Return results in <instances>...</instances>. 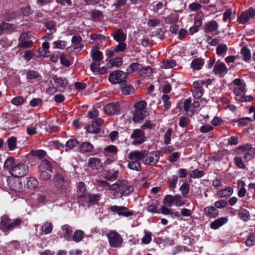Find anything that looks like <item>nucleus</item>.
<instances>
[{"mask_svg":"<svg viewBox=\"0 0 255 255\" xmlns=\"http://www.w3.org/2000/svg\"><path fill=\"white\" fill-rule=\"evenodd\" d=\"M146 106L147 103L144 100L134 103L132 117L134 122H139L144 119L147 112Z\"/></svg>","mask_w":255,"mask_h":255,"instance_id":"1","label":"nucleus"},{"mask_svg":"<svg viewBox=\"0 0 255 255\" xmlns=\"http://www.w3.org/2000/svg\"><path fill=\"white\" fill-rule=\"evenodd\" d=\"M21 223V220L19 218L16 219L11 222L6 215H4L1 218L0 229L3 232H8L18 226Z\"/></svg>","mask_w":255,"mask_h":255,"instance_id":"2","label":"nucleus"},{"mask_svg":"<svg viewBox=\"0 0 255 255\" xmlns=\"http://www.w3.org/2000/svg\"><path fill=\"white\" fill-rule=\"evenodd\" d=\"M209 84V80H200L194 82L193 97L197 99L201 98L204 92V88H207Z\"/></svg>","mask_w":255,"mask_h":255,"instance_id":"3","label":"nucleus"},{"mask_svg":"<svg viewBox=\"0 0 255 255\" xmlns=\"http://www.w3.org/2000/svg\"><path fill=\"white\" fill-rule=\"evenodd\" d=\"M127 74L121 70H116L111 72L109 76V81L113 84L124 85L126 83Z\"/></svg>","mask_w":255,"mask_h":255,"instance_id":"4","label":"nucleus"},{"mask_svg":"<svg viewBox=\"0 0 255 255\" xmlns=\"http://www.w3.org/2000/svg\"><path fill=\"white\" fill-rule=\"evenodd\" d=\"M29 171L28 165L20 163L14 165L10 170L11 175L16 178L23 177L27 175Z\"/></svg>","mask_w":255,"mask_h":255,"instance_id":"5","label":"nucleus"},{"mask_svg":"<svg viewBox=\"0 0 255 255\" xmlns=\"http://www.w3.org/2000/svg\"><path fill=\"white\" fill-rule=\"evenodd\" d=\"M246 92V85H241L234 88V92L235 94V100L241 102H248L252 100L253 97L251 96H245Z\"/></svg>","mask_w":255,"mask_h":255,"instance_id":"6","label":"nucleus"},{"mask_svg":"<svg viewBox=\"0 0 255 255\" xmlns=\"http://www.w3.org/2000/svg\"><path fill=\"white\" fill-rule=\"evenodd\" d=\"M160 153L158 151H153L148 152L144 150V156L142 163L144 165H154L159 160Z\"/></svg>","mask_w":255,"mask_h":255,"instance_id":"7","label":"nucleus"},{"mask_svg":"<svg viewBox=\"0 0 255 255\" xmlns=\"http://www.w3.org/2000/svg\"><path fill=\"white\" fill-rule=\"evenodd\" d=\"M110 246L112 248H120L123 242L122 236L115 231H111L107 235Z\"/></svg>","mask_w":255,"mask_h":255,"instance_id":"8","label":"nucleus"},{"mask_svg":"<svg viewBox=\"0 0 255 255\" xmlns=\"http://www.w3.org/2000/svg\"><path fill=\"white\" fill-rule=\"evenodd\" d=\"M131 143L134 145H139L146 140L144 132L140 129H136L133 130L130 135Z\"/></svg>","mask_w":255,"mask_h":255,"instance_id":"9","label":"nucleus"},{"mask_svg":"<svg viewBox=\"0 0 255 255\" xmlns=\"http://www.w3.org/2000/svg\"><path fill=\"white\" fill-rule=\"evenodd\" d=\"M255 16V9L253 8H250L248 10L242 12L238 20L240 23L246 24L250 22Z\"/></svg>","mask_w":255,"mask_h":255,"instance_id":"10","label":"nucleus"},{"mask_svg":"<svg viewBox=\"0 0 255 255\" xmlns=\"http://www.w3.org/2000/svg\"><path fill=\"white\" fill-rule=\"evenodd\" d=\"M104 121L101 118H97L92 122L91 124L87 127V131L89 133H97L100 131V127L103 124Z\"/></svg>","mask_w":255,"mask_h":255,"instance_id":"11","label":"nucleus"},{"mask_svg":"<svg viewBox=\"0 0 255 255\" xmlns=\"http://www.w3.org/2000/svg\"><path fill=\"white\" fill-rule=\"evenodd\" d=\"M144 156V150H133L130 152L128 154V158L130 160L138 161L143 160Z\"/></svg>","mask_w":255,"mask_h":255,"instance_id":"12","label":"nucleus"},{"mask_svg":"<svg viewBox=\"0 0 255 255\" xmlns=\"http://www.w3.org/2000/svg\"><path fill=\"white\" fill-rule=\"evenodd\" d=\"M104 111L106 114L117 115L119 112V104L116 103L108 104L104 107Z\"/></svg>","mask_w":255,"mask_h":255,"instance_id":"13","label":"nucleus"},{"mask_svg":"<svg viewBox=\"0 0 255 255\" xmlns=\"http://www.w3.org/2000/svg\"><path fill=\"white\" fill-rule=\"evenodd\" d=\"M72 234V231L70 227L67 225L63 226L61 231L59 232L61 237H63L65 240L68 241L71 240Z\"/></svg>","mask_w":255,"mask_h":255,"instance_id":"14","label":"nucleus"},{"mask_svg":"<svg viewBox=\"0 0 255 255\" xmlns=\"http://www.w3.org/2000/svg\"><path fill=\"white\" fill-rule=\"evenodd\" d=\"M52 78L54 82L59 85V86H58V89H64V90L66 87L68 85V81L65 78L55 75L53 76Z\"/></svg>","mask_w":255,"mask_h":255,"instance_id":"15","label":"nucleus"},{"mask_svg":"<svg viewBox=\"0 0 255 255\" xmlns=\"http://www.w3.org/2000/svg\"><path fill=\"white\" fill-rule=\"evenodd\" d=\"M45 127V125L41 123H33L26 128V131L28 135H32L36 132L38 128H42Z\"/></svg>","mask_w":255,"mask_h":255,"instance_id":"16","label":"nucleus"},{"mask_svg":"<svg viewBox=\"0 0 255 255\" xmlns=\"http://www.w3.org/2000/svg\"><path fill=\"white\" fill-rule=\"evenodd\" d=\"M112 36L115 40L118 42H124L126 40L127 35L124 31L121 29H118L114 32Z\"/></svg>","mask_w":255,"mask_h":255,"instance_id":"17","label":"nucleus"},{"mask_svg":"<svg viewBox=\"0 0 255 255\" xmlns=\"http://www.w3.org/2000/svg\"><path fill=\"white\" fill-rule=\"evenodd\" d=\"M133 191V187L131 185H128L123 186L121 189L115 193L114 195L118 197H122V196L128 195L129 193H131Z\"/></svg>","mask_w":255,"mask_h":255,"instance_id":"18","label":"nucleus"},{"mask_svg":"<svg viewBox=\"0 0 255 255\" xmlns=\"http://www.w3.org/2000/svg\"><path fill=\"white\" fill-rule=\"evenodd\" d=\"M218 27L219 25L216 21L211 20L205 24L204 30L205 33L212 32L217 30Z\"/></svg>","mask_w":255,"mask_h":255,"instance_id":"19","label":"nucleus"},{"mask_svg":"<svg viewBox=\"0 0 255 255\" xmlns=\"http://www.w3.org/2000/svg\"><path fill=\"white\" fill-rule=\"evenodd\" d=\"M228 221V219L227 217H221L212 222L210 224V227L214 230L218 229L226 224Z\"/></svg>","mask_w":255,"mask_h":255,"instance_id":"20","label":"nucleus"},{"mask_svg":"<svg viewBox=\"0 0 255 255\" xmlns=\"http://www.w3.org/2000/svg\"><path fill=\"white\" fill-rule=\"evenodd\" d=\"M88 165L91 168L99 169L102 166L101 160L97 157H90L88 159Z\"/></svg>","mask_w":255,"mask_h":255,"instance_id":"21","label":"nucleus"},{"mask_svg":"<svg viewBox=\"0 0 255 255\" xmlns=\"http://www.w3.org/2000/svg\"><path fill=\"white\" fill-rule=\"evenodd\" d=\"M233 188L228 186L224 189L218 191L216 195L220 198H228L233 194Z\"/></svg>","mask_w":255,"mask_h":255,"instance_id":"22","label":"nucleus"},{"mask_svg":"<svg viewBox=\"0 0 255 255\" xmlns=\"http://www.w3.org/2000/svg\"><path fill=\"white\" fill-rule=\"evenodd\" d=\"M82 37L79 35H74L71 39L72 45L74 50H81L83 45L81 43Z\"/></svg>","mask_w":255,"mask_h":255,"instance_id":"23","label":"nucleus"},{"mask_svg":"<svg viewBox=\"0 0 255 255\" xmlns=\"http://www.w3.org/2000/svg\"><path fill=\"white\" fill-rule=\"evenodd\" d=\"M25 34L22 33L19 38V42L17 46L19 48H28L33 45V42L31 40H24Z\"/></svg>","mask_w":255,"mask_h":255,"instance_id":"24","label":"nucleus"},{"mask_svg":"<svg viewBox=\"0 0 255 255\" xmlns=\"http://www.w3.org/2000/svg\"><path fill=\"white\" fill-rule=\"evenodd\" d=\"M227 70V67L224 63L217 61L214 65L213 72L216 75L221 74L226 71Z\"/></svg>","mask_w":255,"mask_h":255,"instance_id":"25","label":"nucleus"},{"mask_svg":"<svg viewBox=\"0 0 255 255\" xmlns=\"http://www.w3.org/2000/svg\"><path fill=\"white\" fill-rule=\"evenodd\" d=\"M246 182L243 180H238L237 181L238 195L240 197H243L246 195L247 190L245 188Z\"/></svg>","mask_w":255,"mask_h":255,"instance_id":"26","label":"nucleus"},{"mask_svg":"<svg viewBox=\"0 0 255 255\" xmlns=\"http://www.w3.org/2000/svg\"><path fill=\"white\" fill-rule=\"evenodd\" d=\"M204 214L209 218H214L216 217L218 214V211L213 206H208L204 209Z\"/></svg>","mask_w":255,"mask_h":255,"instance_id":"27","label":"nucleus"},{"mask_svg":"<svg viewBox=\"0 0 255 255\" xmlns=\"http://www.w3.org/2000/svg\"><path fill=\"white\" fill-rule=\"evenodd\" d=\"M91 55L92 59L96 61H101L103 58L102 52L99 51L97 47H94L91 50Z\"/></svg>","mask_w":255,"mask_h":255,"instance_id":"28","label":"nucleus"},{"mask_svg":"<svg viewBox=\"0 0 255 255\" xmlns=\"http://www.w3.org/2000/svg\"><path fill=\"white\" fill-rule=\"evenodd\" d=\"M94 150L93 145L89 142H84L80 146V151L82 153H89Z\"/></svg>","mask_w":255,"mask_h":255,"instance_id":"29","label":"nucleus"},{"mask_svg":"<svg viewBox=\"0 0 255 255\" xmlns=\"http://www.w3.org/2000/svg\"><path fill=\"white\" fill-rule=\"evenodd\" d=\"M142 68V65L137 63H134L129 65L127 68V72L128 74H131L133 72H140Z\"/></svg>","mask_w":255,"mask_h":255,"instance_id":"30","label":"nucleus"},{"mask_svg":"<svg viewBox=\"0 0 255 255\" xmlns=\"http://www.w3.org/2000/svg\"><path fill=\"white\" fill-rule=\"evenodd\" d=\"M53 169V166L51 163L46 160L44 159L41 161L40 164L39 165V170H44L49 172H51Z\"/></svg>","mask_w":255,"mask_h":255,"instance_id":"31","label":"nucleus"},{"mask_svg":"<svg viewBox=\"0 0 255 255\" xmlns=\"http://www.w3.org/2000/svg\"><path fill=\"white\" fill-rule=\"evenodd\" d=\"M204 60L201 58L194 59L191 62V67L194 70H200L204 65Z\"/></svg>","mask_w":255,"mask_h":255,"instance_id":"32","label":"nucleus"},{"mask_svg":"<svg viewBox=\"0 0 255 255\" xmlns=\"http://www.w3.org/2000/svg\"><path fill=\"white\" fill-rule=\"evenodd\" d=\"M128 184V181L125 180H118L117 182L109 186V190L112 191L116 190L119 188H122L123 186Z\"/></svg>","mask_w":255,"mask_h":255,"instance_id":"33","label":"nucleus"},{"mask_svg":"<svg viewBox=\"0 0 255 255\" xmlns=\"http://www.w3.org/2000/svg\"><path fill=\"white\" fill-rule=\"evenodd\" d=\"M193 108L192 104L191 103V99L188 98L185 100L184 103V109L189 115H192L194 113V109H192Z\"/></svg>","mask_w":255,"mask_h":255,"instance_id":"34","label":"nucleus"},{"mask_svg":"<svg viewBox=\"0 0 255 255\" xmlns=\"http://www.w3.org/2000/svg\"><path fill=\"white\" fill-rule=\"evenodd\" d=\"M160 213L165 215H169L172 218L174 217H177L178 218L180 217V214L177 212H172V211L166 208L165 206H162L160 208Z\"/></svg>","mask_w":255,"mask_h":255,"instance_id":"35","label":"nucleus"},{"mask_svg":"<svg viewBox=\"0 0 255 255\" xmlns=\"http://www.w3.org/2000/svg\"><path fill=\"white\" fill-rule=\"evenodd\" d=\"M252 149V146L251 144L248 143L239 147V149L242 152H247L245 155L246 158L251 159L253 157V155H250L249 153Z\"/></svg>","mask_w":255,"mask_h":255,"instance_id":"36","label":"nucleus"},{"mask_svg":"<svg viewBox=\"0 0 255 255\" xmlns=\"http://www.w3.org/2000/svg\"><path fill=\"white\" fill-rule=\"evenodd\" d=\"M204 18V14L202 12H198L194 18V25L196 27H200L202 24V20Z\"/></svg>","mask_w":255,"mask_h":255,"instance_id":"37","label":"nucleus"},{"mask_svg":"<svg viewBox=\"0 0 255 255\" xmlns=\"http://www.w3.org/2000/svg\"><path fill=\"white\" fill-rule=\"evenodd\" d=\"M128 167L131 170L140 171L141 170V164L138 161L130 160L128 164Z\"/></svg>","mask_w":255,"mask_h":255,"instance_id":"38","label":"nucleus"},{"mask_svg":"<svg viewBox=\"0 0 255 255\" xmlns=\"http://www.w3.org/2000/svg\"><path fill=\"white\" fill-rule=\"evenodd\" d=\"M176 65V61L172 59H167L164 61L161 66V68L164 69L172 68Z\"/></svg>","mask_w":255,"mask_h":255,"instance_id":"39","label":"nucleus"},{"mask_svg":"<svg viewBox=\"0 0 255 255\" xmlns=\"http://www.w3.org/2000/svg\"><path fill=\"white\" fill-rule=\"evenodd\" d=\"M144 235L141 239V244L147 245L149 244L152 240L151 233L145 230L144 231Z\"/></svg>","mask_w":255,"mask_h":255,"instance_id":"40","label":"nucleus"},{"mask_svg":"<svg viewBox=\"0 0 255 255\" xmlns=\"http://www.w3.org/2000/svg\"><path fill=\"white\" fill-rule=\"evenodd\" d=\"M12 28H13V25L8 23H1L0 24V35L4 32L10 31Z\"/></svg>","mask_w":255,"mask_h":255,"instance_id":"41","label":"nucleus"},{"mask_svg":"<svg viewBox=\"0 0 255 255\" xmlns=\"http://www.w3.org/2000/svg\"><path fill=\"white\" fill-rule=\"evenodd\" d=\"M16 141L17 139L14 136H11L8 138L7 143L10 150H12L15 149L16 145Z\"/></svg>","mask_w":255,"mask_h":255,"instance_id":"42","label":"nucleus"},{"mask_svg":"<svg viewBox=\"0 0 255 255\" xmlns=\"http://www.w3.org/2000/svg\"><path fill=\"white\" fill-rule=\"evenodd\" d=\"M53 229V226L51 223L50 222H45L42 226V231L45 234H50Z\"/></svg>","mask_w":255,"mask_h":255,"instance_id":"43","label":"nucleus"},{"mask_svg":"<svg viewBox=\"0 0 255 255\" xmlns=\"http://www.w3.org/2000/svg\"><path fill=\"white\" fill-rule=\"evenodd\" d=\"M109 63L112 67H119L123 63V59L121 57H116L110 60Z\"/></svg>","mask_w":255,"mask_h":255,"instance_id":"44","label":"nucleus"},{"mask_svg":"<svg viewBox=\"0 0 255 255\" xmlns=\"http://www.w3.org/2000/svg\"><path fill=\"white\" fill-rule=\"evenodd\" d=\"M38 186L37 180L33 178H29L27 181V186L29 189H33L36 188Z\"/></svg>","mask_w":255,"mask_h":255,"instance_id":"45","label":"nucleus"},{"mask_svg":"<svg viewBox=\"0 0 255 255\" xmlns=\"http://www.w3.org/2000/svg\"><path fill=\"white\" fill-rule=\"evenodd\" d=\"M241 53L243 56V59L245 61H249L251 58L250 51L246 47H243L242 48Z\"/></svg>","mask_w":255,"mask_h":255,"instance_id":"46","label":"nucleus"},{"mask_svg":"<svg viewBox=\"0 0 255 255\" xmlns=\"http://www.w3.org/2000/svg\"><path fill=\"white\" fill-rule=\"evenodd\" d=\"M14 159L13 157H10L5 160L3 164V168L4 169H8L9 170L14 166Z\"/></svg>","mask_w":255,"mask_h":255,"instance_id":"47","label":"nucleus"},{"mask_svg":"<svg viewBox=\"0 0 255 255\" xmlns=\"http://www.w3.org/2000/svg\"><path fill=\"white\" fill-rule=\"evenodd\" d=\"M84 233L82 231L78 230L75 232L72 240L75 242L81 241L83 238Z\"/></svg>","mask_w":255,"mask_h":255,"instance_id":"48","label":"nucleus"},{"mask_svg":"<svg viewBox=\"0 0 255 255\" xmlns=\"http://www.w3.org/2000/svg\"><path fill=\"white\" fill-rule=\"evenodd\" d=\"M227 49V46L226 44H221L217 46L216 53L219 55H223L226 53Z\"/></svg>","mask_w":255,"mask_h":255,"instance_id":"49","label":"nucleus"},{"mask_svg":"<svg viewBox=\"0 0 255 255\" xmlns=\"http://www.w3.org/2000/svg\"><path fill=\"white\" fill-rule=\"evenodd\" d=\"M204 174V171L196 169L192 171L190 174V177L192 178H199L203 177Z\"/></svg>","mask_w":255,"mask_h":255,"instance_id":"50","label":"nucleus"},{"mask_svg":"<svg viewBox=\"0 0 255 255\" xmlns=\"http://www.w3.org/2000/svg\"><path fill=\"white\" fill-rule=\"evenodd\" d=\"M163 203L168 207L172 206L174 204V196L170 195H166L163 200Z\"/></svg>","mask_w":255,"mask_h":255,"instance_id":"51","label":"nucleus"},{"mask_svg":"<svg viewBox=\"0 0 255 255\" xmlns=\"http://www.w3.org/2000/svg\"><path fill=\"white\" fill-rule=\"evenodd\" d=\"M122 92L125 95H129L134 93V89L132 86L127 85L121 88Z\"/></svg>","mask_w":255,"mask_h":255,"instance_id":"52","label":"nucleus"},{"mask_svg":"<svg viewBox=\"0 0 255 255\" xmlns=\"http://www.w3.org/2000/svg\"><path fill=\"white\" fill-rule=\"evenodd\" d=\"M57 91L63 92L64 91V89H58V87H55L52 85L46 89V93L48 95H52Z\"/></svg>","mask_w":255,"mask_h":255,"instance_id":"53","label":"nucleus"},{"mask_svg":"<svg viewBox=\"0 0 255 255\" xmlns=\"http://www.w3.org/2000/svg\"><path fill=\"white\" fill-rule=\"evenodd\" d=\"M49 172H50L44 170H39V178L42 180H46L49 179L51 177Z\"/></svg>","mask_w":255,"mask_h":255,"instance_id":"54","label":"nucleus"},{"mask_svg":"<svg viewBox=\"0 0 255 255\" xmlns=\"http://www.w3.org/2000/svg\"><path fill=\"white\" fill-rule=\"evenodd\" d=\"M239 215L243 220L248 221L250 217V213L247 210L242 209L240 211Z\"/></svg>","mask_w":255,"mask_h":255,"instance_id":"55","label":"nucleus"},{"mask_svg":"<svg viewBox=\"0 0 255 255\" xmlns=\"http://www.w3.org/2000/svg\"><path fill=\"white\" fill-rule=\"evenodd\" d=\"M172 133V129L171 128H169L166 131L164 134V142L166 144L170 143L171 141V136Z\"/></svg>","mask_w":255,"mask_h":255,"instance_id":"56","label":"nucleus"},{"mask_svg":"<svg viewBox=\"0 0 255 255\" xmlns=\"http://www.w3.org/2000/svg\"><path fill=\"white\" fill-rule=\"evenodd\" d=\"M118 171H115L113 173L108 172L105 175V178L108 181H113L116 180L118 178Z\"/></svg>","mask_w":255,"mask_h":255,"instance_id":"57","label":"nucleus"},{"mask_svg":"<svg viewBox=\"0 0 255 255\" xmlns=\"http://www.w3.org/2000/svg\"><path fill=\"white\" fill-rule=\"evenodd\" d=\"M78 141L75 139H70L68 140L66 144V150L71 149L74 146L78 145Z\"/></svg>","mask_w":255,"mask_h":255,"instance_id":"58","label":"nucleus"},{"mask_svg":"<svg viewBox=\"0 0 255 255\" xmlns=\"http://www.w3.org/2000/svg\"><path fill=\"white\" fill-rule=\"evenodd\" d=\"M162 99L164 103V107L165 109L168 110L170 108L171 103L170 101V98L167 95H163L162 96Z\"/></svg>","mask_w":255,"mask_h":255,"instance_id":"59","label":"nucleus"},{"mask_svg":"<svg viewBox=\"0 0 255 255\" xmlns=\"http://www.w3.org/2000/svg\"><path fill=\"white\" fill-rule=\"evenodd\" d=\"M190 123V120L187 117H181L179 119V125L180 127L184 128L188 125Z\"/></svg>","mask_w":255,"mask_h":255,"instance_id":"60","label":"nucleus"},{"mask_svg":"<svg viewBox=\"0 0 255 255\" xmlns=\"http://www.w3.org/2000/svg\"><path fill=\"white\" fill-rule=\"evenodd\" d=\"M157 207V203L156 202H152L149 204L146 208L148 212L152 213H160L159 212L156 211Z\"/></svg>","mask_w":255,"mask_h":255,"instance_id":"61","label":"nucleus"},{"mask_svg":"<svg viewBox=\"0 0 255 255\" xmlns=\"http://www.w3.org/2000/svg\"><path fill=\"white\" fill-rule=\"evenodd\" d=\"M53 44L55 45L54 48L61 49H64L67 45V42L65 41L61 40L55 41L53 42Z\"/></svg>","mask_w":255,"mask_h":255,"instance_id":"62","label":"nucleus"},{"mask_svg":"<svg viewBox=\"0 0 255 255\" xmlns=\"http://www.w3.org/2000/svg\"><path fill=\"white\" fill-rule=\"evenodd\" d=\"M24 102V99L21 96H17L13 98L11 101V103L15 106H19L22 104Z\"/></svg>","mask_w":255,"mask_h":255,"instance_id":"63","label":"nucleus"},{"mask_svg":"<svg viewBox=\"0 0 255 255\" xmlns=\"http://www.w3.org/2000/svg\"><path fill=\"white\" fill-rule=\"evenodd\" d=\"M255 237L253 235H250L245 241V244L248 247H252L255 245Z\"/></svg>","mask_w":255,"mask_h":255,"instance_id":"64","label":"nucleus"}]
</instances>
